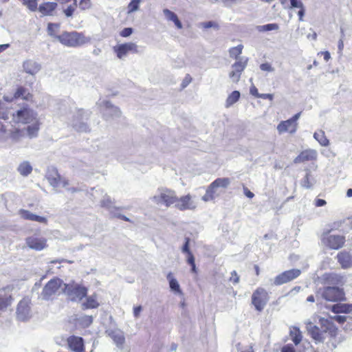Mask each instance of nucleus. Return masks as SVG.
<instances>
[{"label":"nucleus","instance_id":"1","mask_svg":"<svg viewBox=\"0 0 352 352\" xmlns=\"http://www.w3.org/2000/svg\"><path fill=\"white\" fill-rule=\"evenodd\" d=\"M346 319L347 317L344 316H334L328 318H320L319 319L320 329L311 321L307 320L305 322L306 329L316 342H323L326 335L335 337L337 334L338 329L333 324V320L338 322L339 324H343L346 321Z\"/></svg>","mask_w":352,"mask_h":352},{"label":"nucleus","instance_id":"2","mask_svg":"<svg viewBox=\"0 0 352 352\" xmlns=\"http://www.w3.org/2000/svg\"><path fill=\"white\" fill-rule=\"evenodd\" d=\"M56 38L63 45L72 47L82 46L91 41L89 37L77 32H65L59 36H56Z\"/></svg>","mask_w":352,"mask_h":352},{"label":"nucleus","instance_id":"3","mask_svg":"<svg viewBox=\"0 0 352 352\" xmlns=\"http://www.w3.org/2000/svg\"><path fill=\"white\" fill-rule=\"evenodd\" d=\"M62 291L73 302L81 301L87 294V288L74 280L64 283Z\"/></svg>","mask_w":352,"mask_h":352},{"label":"nucleus","instance_id":"4","mask_svg":"<svg viewBox=\"0 0 352 352\" xmlns=\"http://www.w3.org/2000/svg\"><path fill=\"white\" fill-rule=\"evenodd\" d=\"M152 200L157 205L170 207L173 204L175 205L177 197L174 190L168 188H160L156 195L152 197Z\"/></svg>","mask_w":352,"mask_h":352},{"label":"nucleus","instance_id":"5","mask_svg":"<svg viewBox=\"0 0 352 352\" xmlns=\"http://www.w3.org/2000/svg\"><path fill=\"white\" fill-rule=\"evenodd\" d=\"M321 296L327 301L337 302L345 300V294L342 288L337 286H327L320 289Z\"/></svg>","mask_w":352,"mask_h":352},{"label":"nucleus","instance_id":"6","mask_svg":"<svg viewBox=\"0 0 352 352\" xmlns=\"http://www.w3.org/2000/svg\"><path fill=\"white\" fill-rule=\"evenodd\" d=\"M36 116L34 110L25 105L12 113V120L16 123L28 124L36 120Z\"/></svg>","mask_w":352,"mask_h":352},{"label":"nucleus","instance_id":"7","mask_svg":"<svg viewBox=\"0 0 352 352\" xmlns=\"http://www.w3.org/2000/svg\"><path fill=\"white\" fill-rule=\"evenodd\" d=\"M269 300L267 292L262 287L257 288L252 295V304L258 311H262Z\"/></svg>","mask_w":352,"mask_h":352},{"label":"nucleus","instance_id":"8","mask_svg":"<svg viewBox=\"0 0 352 352\" xmlns=\"http://www.w3.org/2000/svg\"><path fill=\"white\" fill-rule=\"evenodd\" d=\"M63 282L58 278H54L51 279L45 285L41 292V297L43 299L48 300L51 298L59 292L60 289L63 286Z\"/></svg>","mask_w":352,"mask_h":352},{"label":"nucleus","instance_id":"9","mask_svg":"<svg viewBox=\"0 0 352 352\" xmlns=\"http://www.w3.org/2000/svg\"><path fill=\"white\" fill-rule=\"evenodd\" d=\"M97 105L106 120L118 118L121 115L120 109L117 107L113 106L109 100H100L97 102Z\"/></svg>","mask_w":352,"mask_h":352},{"label":"nucleus","instance_id":"10","mask_svg":"<svg viewBox=\"0 0 352 352\" xmlns=\"http://www.w3.org/2000/svg\"><path fill=\"white\" fill-rule=\"evenodd\" d=\"M301 274V271L298 269H292L285 271L277 275L273 280V285H281L298 278Z\"/></svg>","mask_w":352,"mask_h":352},{"label":"nucleus","instance_id":"11","mask_svg":"<svg viewBox=\"0 0 352 352\" xmlns=\"http://www.w3.org/2000/svg\"><path fill=\"white\" fill-rule=\"evenodd\" d=\"M248 58L245 56L239 57L232 65V71L229 74V77L234 82H237L241 78V73L247 66Z\"/></svg>","mask_w":352,"mask_h":352},{"label":"nucleus","instance_id":"12","mask_svg":"<svg viewBox=\"0 0 352 352\" xmlns=\"http://www.w3.org/2000/svg\"><path fill=\"white\" fill-rule=\"evenodd\" d=\"M322 241L330 249L338 250L344 245L345 238L339 234H327L323 236Z\"/></svg>","mask_w":352,"mask_h":352},{"label":"nucleus","instance_id":"13","mask_svg":"<svg viewBox=\"0 0 352 352\" xmlns=\"http://www.w3.org/2000/svg\"><path fill=\"white\" fill-rule=\"evenodd\" d=\"M30 300L28 298H23L18 304L16 309V317L21 321H25L31 316L30 307Z\"/></svg>","mask_w":352,"mask_h":352},{"label":"nucleus","instance_id":"14","mask_svg":"<svg viewBox=\"0 0 352 352\" xmlns=\"http://www.w3.org/2000/svg\"><path fill=\"white\" fill-rule=\"evenodd\" d=\"M197 206V202L192 199L190 195H186L177 198L175 207L179 210H193Z\"/></svg>","mask_w":352,"mask_h":352},{"label":"nucleus","instance_id":"15","mask_svg":"<svg viewBox=\"0 0 352 352\" xmlns=\"http://www.w3.org/2000/svg\"><path fill=\"white\" fill-rule=\"evenodd\" d=\"M88 118L87 112L81 110L78 112L77 116L75 117L72 122L73 128L78 132H87L89 131V126L84 121Z\"/></svg>","mask_w":352,"mask_h":352},{"label":"nucleus","instance_id":"16","mask_svg":"<svg viewBox=\"0 0 352 352\" xmlns=\"http://www.w3.org/2000/svg\"><path fill=\"white\" fill-rule=\"evenodd\" d=\"M107 335L113 340L116 346L120 349H123L125 342L124 332L118 329H108L106 331Z\"/></svg>","mask_w":352,"mask_h":352},{"label":"nucleus","instance_id":"17","mask_svg":"<svg viewBox=\"0 0 352 352\" xmlns=\"http://www.w3.org/2000/svg\"><path fill=\"white\" fill-rule=\"evenodd\" d=\"M113 50L116 53L117 56L122 59L126 56L129 52H137V45L133 43L120 44L115 46Z\"/></svg>","mask_w":352,"mask_h":352},{"label":"nucleus","instance_id":"18","mask_svg":"<svg viewBox=\"0 0 352 352\" xmlns=\"http://www.w3.org/2000/svg\"><path fill=\"white\" fill-rule=\"evenodd\" d=\"M277 131L279 134L284 133H289L294 134L298 129V123H294L290 119L285 121H281L277 126Z\"/></svg>","mask_w":352,"mask_h":352},{"label":"nucleus","instance_id":"19","mask_svg":"<svg viewBox=\"0 0 352 352\" xmlns=\"http://www.w3.org/2000/svg\"><path fill=\"white\" fill-rule=\"evenodd\" d=\"M317 157V151L314 149H307L302 151L294 160L295 164H299L307 161L316 160Z\"/></svg>","mask_w":352,"mask_h":352},{"label":"nucleus","instance_id":"20","mask_svg":"<svg viewBox=\"0 0 352 352\" xmlns=\"http://www.w3.org/2000/svg\"><path fill=\"white\" fill-rule=\"evenodd\" d=\"M27 245L36 251H41L46 248V240L43 238L30 236L26 239Z\"/></svg>","mask_w":352,"mask_h":352},{"label":"nucleus","instance_id":"21","mask_svg":"<svg viewBox=\"0 0 352 352\" xmlns=\"http://www.w3.org/2000/svg\"><path fill=\"white\" fill-rule=\"evenodd\" d=\"M49 183L54 188L60 187L66 188L68 191L72 193L76 191L75 188H67L69 185V182L65 178H62L60 175L57 176V177H49Z\"/></svg>","mask_w":352,"mask_h":352},{"label":"nucleus","instance_id":"22","mask_svg":"<svg viewBox=\"0 0 352 352\" xmlns=\"http://www.w3.org/2000/svg\"><path fill=\"white\" fill-rule=\"evenodd\" d=\"M67 343L69 349L74 352H82L84 351V342L81 337L70 336L67 339Z\"/></svg>","mask_w":352,"mask_h":352},{"label":"nucleus","instance_id":"23","mask_svg":"<svg viewBox=\"0 0 352 352\" xmlns=\"http://www.w3.org/2000/svg\"><path fill=\"white\" fill-rule=\"evenodd\" d=\"M337 260L342 268L348 269L352 267V255L349 252L342 251L337 254Z\"/></svg>","mask_w":352,"mask_h":352},{"label":"nucleus","instance_id":"24","mask_svg":"<svg viewBox=\"0 0 352 352\" xmlns=\"http://www.w3.org/2000/svg\"><path fill=\"white\" fill-rule=\"evenodd\" d=\"M23 68L27 74L34 76L41 69V65L33 60H26L23 63Z\"/></svg>","mask_w":352,"mask_h":352},{"label":"nucleus","instance_id":"25","mask_svg":"<svg viewBox=\"0 0 352 352\" xmlns=\"http://www.w3.org/2000/svg\"><path fill=\"white\" fill-rule=\"evenodd\" d=\"M322 280L326 285H340L343 282V276L336 273H325L322 275Z\"/></svg>","mask_w":352,"mask_h":352},{"label":"nucleus","instance_id":"26","mask_svg":"<svg viewBox=\"0 0 352 352\" xmlns=\"http://www.w3.org/2000/svg\"><path fill=\"white\" fill-rule=\"evenodd\" d=\"M19 214L23 219L26 220L36 221L45 224L47 222V218L38 216L26 210H20Z\"/></svg>","mask_w":352,"mask_h":352},{"label":"nucleus","instance_id":"27","mask_svg":"<svg viewBox=\"0 0 352 352\" xmlns=\"http://www.w3.org/2000/svg\"><path fill=\"white\" fill-rule=\"evenodd\" d=\"M222 192L221 190L214 186L211 183L206 189L205 195L202 197V200L205 202L214 200L216 197H219Z\"/></svg>","mask_w":352,"mask_h":352},{"label":"nucleus","instance_id":"28","mask_svg":"<svg viewBox=\"0 0 352 352\" xmlns=\"http://www.w3.org/2000/svg\"><path fill=\"white\" fill-rule=\"evenodd\" d=\"M166 278L168 280L170 290L176 294H182L180 285L171 272L167 274Z\"/></svg>","mask_w":352,"mask_h":352},{"label":"nucleus","instance_id":"29","mask_svg":"<svg viewBox=\"0 0 352 352\" xmlns=\"http://www.w3.org/2000/svg\"><path fill=\"white\" fill-rule=\"evenodd\" d=\"M331 309L335 314H346L352 311V305L345 303H338L332 305Z\"/></svg>","mask_w":352,"mask_h":352},{"label":"nucleus","instance_id":"30","mask_svg":"<svg viewBox=\"0 0 352 352\" xmlns=\"http://www.w3.org/2000/svg\"><path fill=\"white\" fill-rule=\"evenodd\" d=\"M163 12L166 19L168 21H173L178 29H182L183 28L182 22L179 20L175 12L167 8L164 9Z\"/></svg>","mask_w":352,"mask_h":352},{"label":"nucleus","instance_id":"31","mask_svg":"<svg viewBox=\"0 0 352 352\" xmlns=\"http://www.w3.org/2000/svg\"><path fill=\"white\" fill-rule=\"evenodd\" d=\"M57 4L54 2H46L42 3L38 7V10L43 15H50L56 8Z\"/></svg>","mask_w":352,"mask_h":352},{"label":"nucleus","instance_id":"32","mask_svg":"<svg viewBox=\"0 0 352 352\" xmlns=\"http://www.w3.org/2000/svg\"><path fill=\"white\" fill-rule=\"evenodd\" d=\"M99 306L96 295H91L87 298L86 301L82 304V309H95Z\"/></svg>","mask_w":352,"mask_h":352},{"label":"nucleus","instance_id":"33","mask_svg":"<svg viewBox=\"0 0 352 352\" xmlns=\"http://www.w3.org/2000/svg\"><path fill=\"white\" fill-rule=\"evenodd\" d=\"M212 188L226 189L230 184V179L228 177H219L212 182Z\"/></svg>","mask_w":352,"mask_h":352},{"label":"nucleus","instance_id":"34","mask_svg":"<svg viewBox=\"0 0 352 352\" xmlns=\"http://www.w3.org/2000/svg\"><path fill=\"white\" fill-rule=\"evenodd\" d=\"M17 170L21 175L28 176L32 173V167L29 162L25 161L19 165Z\"/></svg>","mask_w":352,"mask_h":352},{"label":"nucleus","instance_id":"35","mask_svg":"<svg viewBox=\"0 0 352 352\" xmlns=\"http://www.w3.org/2000/svg\"><path fill=\"white\" fill-rule=\"evenodd\" d=\"M314 138L322 146H327L329 144V140L327 138L324 132L322 130L315 132Z\"/></svg>","mask_w":352,"mask_h":352},{"label":"nucleus","instance_id":"36","mask_svg":"<svg viewBox=\"0 0 352 352\" xmlns=\"http://www.w3.org/2000/svg\"><path fill=\"white\" fill-rule=\"evenodd\" d=\"M240 92L239 91H233L227 98L226 100L225 107L226 108L230 107L236 103L240 98Z\"/></svg>","mask_w":352,"mask_h":352},{"label":"nucleus","instance_id":"37","mask_svg":"<svg viewBox=\"0 0 352 352\" xmlns=\"http://www.w3.org/2000/svg\"><path fill=\"white\" fill-rule=\"evenodd\" d=\"M14 98H23L28 100L31 98V95L27 91V89L23 87H19L14 95Z\"/></svg>","mask_w":352,"mask_h":352},{"label":"nucleus","instance_id":"38","mask_svg":"<svg viewBox=\"0 0 352 352\" xmlns=\"http://www.w3.org/2000/svg\"><path fill=\"white\" fill-rule=\"evenodd\" d=\"M25 131L23 129H14L10 134V138L14 142H19L24 135Z\"/></svg>","mask_w":352,"mask_h":352},{"label":"nucleus","instance_id":"39","mask_svg":"<svg viewBox=\"0 0 352 352\" xmlns=\"http://www.w3.org/2000/svg\"><path fill=\"white\" fill-rule=\"evenodd\" d=\"M290 335L295 345H298L301 342L302 336L298 328H294L291 331Z\"/></svg>","mask_w":352,"mask_h":352},{"label":"nucleus","instance_id":"40","mask_svg":"<svg viewBox=\"0 0 352 352\" xmlns=\"http://www.w3.org/2000/svg\"><path fill=\"white\" fill-rule=\"evenodd\" d=\"M279 26L277 23H268L266 25H258L256 29L258 32H268L278 30Z\"/></svg>","mask_w":352,"mask_h":352},{"label":"nucleus","instance_id":"41","mask_svg":"<svg viewBox=\"0 0 352 352\" xmlns=\"http://www.w3.org/2000/svg\"><path fill=\"white\" fill-rule=\"evenodd\" d=\"M243 48V46L242 45L230 48L229 50L230 56L238 60L240 54L242 53Z\"/></svg>","mask_w":352,"mask_h":352},{"label":"nucleus","instance_id":"42","mask_svg":"<svg viewBox=\"0 0 352 352\" xmlns=\"http://www.w3.org/2000/svg\"><path fill=\"white\" fill-rule=\"evenodd\" d=\"M311 175L309 173H307L305 175V177L302 179L301 181V186L306 188H311L314 183L315 181L314 178H310Z\"/></svg>","mask_w":352,"mask_h":352},{"label":"nucleus","instance_id":"43","mask_svg":"<svg viewBox=\"0 0 352 352\" xmlns=\"http://www.w3.org/2000/svg\"><path fill=\"white\" fill-rule=\"evenodd\" d=\"M78 323L83 327H89L93 322V317L91 316H82L78 319Z\"/></svg>","mask_w":352,"mask_h":352},{"label":"nucleus","instance_id":"44","mask_svg":"<svg viewBox=\"0 0 352 352\" xmlns=\"http://www.w3.org/2000/svg\"><path fill=\"white\" fill-rule=\"evenodd\" d=\"M60 28V25L58 23H50L47 26V32L48 34L56 38V36H58L56 33L58 32V30Z\"/></svg>","mask_w":352,"mask_h":352},{"label":"nucleus","instance_id":"45","mask_svg":"<svg viewBox=\"0 0 352 352\" xmlns=\"http://www.w3.org/2000/svg\"><path fill=\"white\" fill-rule=\"evenodd\" d=\"M38 129V124L36 123L32 125L28 126L26 128V131L29 137L32 138L36 136Z\"/></svg>","mask_w":352,"mask_h":352},{"label":"nucleus","instance_id":"46","mask_svg":"<svg viewBox=\"0 0 352 352\" xmlns=\"http://www.w3.org/2000/svg\"><path fill=\"white\" fill-rule=\"evenodd\" d=\"M141 0H131L128 5V13L131 14L137 11L139 9Z\"/></svg>","mask_w":352,"mask_h":352},{"label":"nucleus","instance_id":"47","mask_svg":"<svg viewBox=\"0 0 352 352\" xmlns=\"http://www.w3.org/2000/svg\"><path fill=\"white\" fill-rule=\"evenodd\" d=\"M23 5H25L30 10L34 12L37 10V1L36 0H21Z\"/></svg>","mask_w":352,"mask_h":352},{"label":"nucleus","instance_id":"48","mask_svg":"<svg viewBox=\"0 0 352 352\" xmlns=\"http://www.w3.org/2000/svg\"><path fill=\"white\" fill-rule=\"evenodd\" d=\"M76 7L77 3H73L72 5L67 6L65 9L63 10V13L67 17H71L76 10Z\"/></svg>","mask_w":352,"mask_h":352},{"label":"nucleus","instance_id":"49","mask_svg":"<svg viewBox=\"0 0 352 352\" xmlns=\"http://www.w3.org/2000/svg\"><path fill=\"white\" fill-rule=\"evenodd\" d=\"M91 6L92 3L91 0H80L79 2V8L81 10H89Z\"/></svg>","mask_w":352,"mask_h":352},{"label":"nucleus","instance_id":"50","mask_svg":"<svg viewBox=\"0 0 352 352\" xmlns=\"http://www.w3.org/2000/svg\"><path fill=\"white\" fill-rule=\"evenodd\" d=\"M10 304V300L8 298H0V313L5 311Z\"/></svg>","mask_w":352,"mask_h":352},{"label":"nucleus","instance_id":"51","mask_svg":"<svg viewBox=\"0 0 352 352\" xmlns=\"http://www.w3.org/2000/svg\"><path fill=\"white\" fill-rule=\"evenodd\" d=\"M189 243H190V238L186 237L185 238V242L182 247V252L185 254H188V252H191L189 248Z\"/></svg>","mask_w":352,"mask_h":352},{"label":"nucleus","instance_id":"52","mask_svg":"<svg viewBox=\"0 0 352 352\" xmlns=\"http://www.w3.org/2000/svg\"><path fill=\"white\" fill-rule=\"evenodd\" d=\"M101 205L102 207L110 209L112 205L111 199L109 197H104L101 201Z\"/></svg>","mask_w":352,"mask_h":352},{"label":"nucleus","instance_id":"53","mask_svg":"<svg viewBox=\"0 0 352 352\" xmlns=\"http://www.w3.org/2000/svg\"><path fill=\"white\" fill-rule=\"evenodd\" d=\"M133 33V29L131 28H125L120 33L122 37H128Z\"/></svg>","mask_w":352,"mask_h":352},{"label":"nucleus","instance_id":"54","mask_svg":"<svg viewBox=\"0 0 352 352\" xmlns=\"http://www.w3.org/2000/svg\"><path fill=\"white\" fill-rule=\"evenodd\" d=\"M341 38L338 41V53H342L343 49H344V42H343V38L344 36V31L342 29H341Z\"/></svg>","mask_w":352,"mask_h":352},{"label":"nucleus","instance_id":"55","mask_svg":"<svg viewBox=\"0 0 352 352\" xmlns=\"http://www.w3.org/2000/svg\"><path fill=\"white\" fill-rule=\"evenodd\" d=\"M60 175L56 168L50 169L47 173L46 177L49 181V177H57Z\"/></svg>","mask_w":352,"mask_h":352},{"label":"nucleus","instance_id":"56","mask_svg":"<svg viewBox=\"0 0 352 352\" xmlns=\"http://www.w3.org/2000/svg\"><path fill=\"white\" fill-rule=\"evenodd\" d=\"M230 281L233 283L234 284H236L239 282V276H238L236 271H232L231 272V277L230 278Z\"/></svg>","mask_w":352,"mask_h":352},{"label":"nucleus","instance_id":"57","mask_svg":"<svg viewBox=\"0 0 352 352\" xmlns=\"http://www.w3.org/2000/svg\"><path fill=\"white\" fill-rule=\"evenodd\" d=\"M260 69L262 71H265V72H273L274 71V69L272 67V65L270 63H262L260 65Z\"/></svg>","mask_w":352,"mask_h":352},{"label":"nucleus","instance_id":"58","mask_svg":"<svg viewBox=\"0 0 352 352\" xmlns=\"http://www.w3.org/2000/svg\"><path fill=\"white\" fill-rule=\"evenodd\" d=\"M192 81V78L189 74H187L185 78H184L182 82V87L185 88Z\"/></svg>","mask_w":352,"mask_h":352},{"label":"nucleus","instance_id":"59","mask_svg":"<svg viewBox=\"0 0 352 352\" xmlns=\"http://www.w3.org/2000/svg\"><path fill=\"white\" fill-rule=\"evenodd\" d=\"M291 7L300 8L303 6V3L301 0H290Z\"/></svg>","mask_w":352,"mask_h":352},{"label":"nucleus","instance_id":"60","mask_svg":"<svg viewBox=\"0 0 352 352\" xmlns=\"http://www.w3.org/2000/svg\"><path fill=\"white\" fill-rule=\"evenodd\" d=\"M201 26L205 28V29H208V28H214V27H217V25L216 23L213 22V21H207V22H204L201 23Z\"/></svg>","mask_w":352,"mask_h":352},{"label":"nucleus","instance_id":"61","mask_svg":"<svg viewBox=\"0 0 352 352\" xmlns=\"http://www.w3.org/2000/svg\"><path fill=\"white\" fill-rule=\"evenodd\" d=\"M187 254V259H186V261L187 263L190 265H192V264H195V257L192 254V252H188Z\"/></svg>","mask_w":352,"mask_h":352},{"label":"nucleus","instance_id":"62","mask_svg":"<svg viewBox=\"0 0 352 352\" xmlns=\"http://www.w3.org/2000/svg\"><path fill=\"white\" fill-rule=\"evenodd\" d=\"M142 310V306L139 305L137 307H135L133 308V316L135 318H138L140 316V312Z\"/></svg>","mask_w":352,"mask_h":352},{"label":"nucleus","instance_id":"63","mask_svg":"<svg viewBox=\"0 0 352 352\" xmlns=\"http://www.w3.org/2000/svg\"><path fill=\"white\" fill-rule=\"evenodd\" d=\"M250 92L252 96H254L256 98H259V96L261 94L258 92L257 88L254 86H252L250 87Z\"/></svg>","mask_w":352,"mask_h":352},{"label":"nucleus","instance_id":"64","mask_svg":"<svg viewBox=\"0 0 352 352\" xmlns=\"http://www.w3.org/2000/svg\"><path fill=\"white\" fill-rule=\"evenodd\" d=\"M282 352H295L294 348L292 345H285L282 349Z\"/></svg>","mask_w":352,"mask_h":352}]
</instances>
